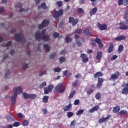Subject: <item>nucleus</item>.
<instances>
[{"label":"nucleus","instance_id":"obj_1","mask_svg":"<svg viewBox=\"0 0 128 128\" xmlns=\"http://www.w3.org/2000/svg\"><path fill=\"white\" fill-rule=\"evenodd\" d=\"M46 29L43 30L41 32H35V38L36 40L40 42V40H44V42H48L50 40V36H47L46 34Z\"/></svg>","mask_w":128,"mask_h":128},{"label":"nucleus","instance_id":"obj_2","mask_svg":"<svg viewBox=\"0 0 128 128\" xmlns=\"http://www.w3.org/2000/svg\"><path fill=\"white\" fill-rule=\"evenodd\" d=\"M14 94L12 96L11 102L12 104H15L16 100V96H18V94H20L22 92V88L20 86H18L17 88H14L13 90Z\"/></svg>","mask_w":128,"mask_h":128},{"label":"nucleus","instance_id":"obj_3","mask_svg":"<svg viewBox=\"0 0 128 128\" xmlns=\"http://www.w3.org/2000/svg\"><path fill=\"white\" fill-rule=\"evenodd\" d=\"M64 90H66V88L62 86V84L60 83L55 87L54 92V94H56V92L62 94L64 92Z\"/></svg>","mask_w":128,"mask_h":128},{"label":"nucleus","instance_id":"obj_4","mask_svg":"<svg viewBox=\"0 0 128 128\" xmlns=\"http://www.w3.org/2000/svg\"><path fill=\"white\" fill-rule=\"evenodd\" d=\"M15 36V40L18 42H20L22 44H24L26 42V40H24V37L22 34V33H16Z\"/></svg>","mask_w":128,"mask_h":128},{"label":"nucleus","instance_id":"obj_5","mask_svg":"<svg viewBox=\"0 0 128 128\" xmlns=\"http://www.w3.org/2000/svg\"><path fill=\"white\" fill-rule=\"evenodd\" d=\"M64 14V10L62 9H60L58 11L56 10H54V14H53V18L58 20H60V16H62Z\"/></svg>","mask_w":128,"mask_h":128},{"label":"nucleus","instance_id":"obj_6","mask_svg":"<svg viewBox=\"0 0 128 128\" xmlns=\"http://www.w3.org/2000/svg\"><path fill=\"white\" fill-rule=\"evenodd\" d=\"M22 96L24 100H27V98H30V100H34L36 98V94H28L26 92L22 93Z\"/></svg>","mask_w":128,"mask_h":128},{"label":"nucleus","instance_id":"obj_7","mask_svg":"<svg viewBox=\"0 0 128 128\" xmlns=\"http://www.w3.org/2000/svg\"><path fill=\"white\" fill-rule=\"evenodd\" d=\"M50 24V20H45L42 21V23L38 26V28L39 30H42L44 28H46V24Z\"/></svg>","mask_w":128,"mask_h":128},{"label":"nucleus","instance_id":"obj_8","mask_svg":"<svg viewBox=\"0 0 128 128\" xmlns=\"http://www.w3.org/2000/svg\"><path fill=\"white\" fill-rule=\"evenodd\" d=\"M54 85L50 84L48 88L46 87L44 88V94H48V92H52V88H54Z\"/></svg>","mask_w":128,"mask_h":128},{"label":"nucleus","instance_id":"obj_9","mask_svg":"<svg viewBox=\"0 0 128 128\" xmlns=\"http://www.w3.org/2000/svg\"><path fill=\"white\" fill-rule=\"evenodd\" d=\"M69 22L72 24L73 26H74L78 22V20L74 18V17L70 16L69 18Z\"/></svg>","mask_w":128,"mask_h":128},{"label":"nucleus","instance_id":"obj_10","mask_svg":"<svg viewBox=\"0 0 128 128\" xmlns=\"http://www.w3.org/2000/svg\"><path fill=\"white\" fill-rule=\"evenodd\" d=\"M119 26L118 28L122 30H128V26L124 24V22H120L119 24Z\"/></svg>","mask_w":128,"mask_h":128},{"label":"nucleus","instance_id":"obj_11","mask_svg":"<svg viewBox=\"0 0 128 128\" xmlns=\"http://www.w3.org/2000/svg\"><path fill=\"white\" fill-rule=\"evenodd\" d=\"M97 27L100 30H106L108 28V26L106 24H101L100 23V22L97 23Z\"/></svg>","mask_w":128,"mask_h":128},{"label":"nucleus","instance_id":"obj_12","mask_svg":"<svg viewBox=\"0 0 128 128\" xmlns=\"http://www.w3.org/2000/svg\"><path fill=\"white\" fill-rule=\"evenodd\" d=\"M104 82V78H98V82L96 85L98 88H100L102 86V84Z\"/></svg>","mask_w":128,"mask_h":128},{"label":"nucleus","instance_id":"obj_13","mask_svg":"<svg viewBox=\"0 0 128 128\" xmlns=\"http://www.w3.org/2000/svg\"><path fill=\"white\" fill-rule=\"evenodd\" d=\"M120 76V72H116L112 74L110 78V80H116Z\"/></svg>","mask_w":128,"mask_h":128},{"label":"nucleus","instance_id":"obj_14","mask_svg":"<svg viewBox=\"0 0 128 128\" xmlns=\"http://www.w3.org/2000/svg\"><path fill=\"white\" fill-rule=\"evenodd\" d=\"M112 116L110 115H108L106 118H101L98 120L99 124H102V122H108V119Z\"/></svg>","mask_w":128,"mask_h":128},{"label":"nucleus","instance_id":"obj_15","mask_svg":"<svg viewBox=\"0 0 128 128\" xmlns=\"http://www.w3.org/2000/svg\"><path fill=\"white\" fill-rule=\"evenodd\" d=\"M95 42L96 44H98V48H104V44L102 43V40H100V38H96L95 39Z\"/></svg>","mask_w":128,"mask_h":128},{"label":"nucleus","instance_id":"obj_16","mask_svg":"<svg viewBox=\"0 0 128 128\" xmlns=\"http://www.w3.org/2000/svg\"><path fill=\"white\" fill-rule=\"evenodd\" d=\"M80 58H82V60L84 62H88V56L85 54H82L80 55Z\"/></svg>","mask_w":128,"mask_h":128},{"label":"nucleus","instance_id":"obj_17","mask_svg":"<svg viewBox=\"0 0 128 128\" xmlns=\"http://www.w3.org/2000/svg\"><path fill=\"white\" fill-rule=\"evenodd\" d=\"M114 45L112 43L110 44L108 52V54H112L114 52Z\"/></svg>","mask_w":128,"mask_h":128},{"label":"nucleus","instance_id":"obj_18","mask_svg":"<svg viewBox=\"0 0 128 128\" xmlns=\"http://www.w3.org/2000/svg\"><path fill=\"white\" fill-rule=\"evenodd\" d=\"M72 104H69L68 106H65L64 108V112H70L72 110Z\"/></svg>","mask_w":128,"mask_h":128},{"label":"nucleus","instance_id":"obj_19","mask_svg":"<svg viewBox=\"0 0 128 128\" xmlns=\"http://www.w3.org/2000/svg\"><path fill=\"white\" fill-rule=\"evenodd\" d=\"M100 110V106L98 105L96 106H95L91 108L90 110H89V112H96V110Z\"/></svg>","mask_w":128,"mask_h":128},{"label":"nucleus","instance_id":"obj_20","mask_svg":"<svg viewBox=\"0 0 128 128\" xmlns=\"http://www.w3.org/2000/svg\"><path fill=\"white\" fill-rule=\"evenodd\" d=\"M102 52H97V54L96 56V58L99 60V62H100V60L102 59Z\"/></svg>","mask_w":128,"mask_h":128},{"label":"nucleus","instance_id":"obj_21","mask_svg":"<svg viewBox=\"0 0 128 128\" xmlns=\"http://www.w3.org/2000/svg\"><path fill=\"white\" fill-rule=\"evenodd\" d=\"M96 12H98V8L95 7L93 8L90 12V16H94V14Z\"/></svg>","mask_w":128,"mask_h":128},{"label":"nucleus","instance_id":"obj_22","mask_svg":"<svg viewBox=\"0 0 128 128\" xmlns=\"http://www.w3.org/2000/svg\"><path fill=\"white\" fill-rule=\"evenodd\" d=\"M120 110V106H116L114 107L112 109L113 112L114 114H116V112H118Z\"/></svg>","mask_w":128,"mask_h":128},{"label":"nucleus","instance_id":"obj_23","mask_svg":"<svg viewBox=\"0 0 128 128\" xmlns=\"http://www.w3.org/2000/svg\"><path fill=\"white\" fill-rule=\"evenodd\" d=\"M115 40L118 42L124 40H126V36H118V37L115 38Z\"/></svg>","mask_w":128,"mask_h":128},{"label":"nucleus","instance_id":"obj_24","mask_svg":"<svg viewBox=\"0 0 128 128\" xmlns=\"http://www.w3.org/2000/svg\"><path fill=\"white\" fill-rule=\"evenodd\" d=\"M104 76V74H102V72H96L94 74V78H100V76Z\"/></svg>","mask_w":128,"mask_h":128},{"label":"nucleus","instance_id":"obj_25","mask_svg":"<svg viewBox=\"0 0 128 128\" xmlns=\"http://www.w3.org/2000/svg\"><path fill=\"white\" fill-rule=\"evenodd\" d=\"M121 92L122 94H128V88L125 86L122 89Z\"/></svg>","mask_w":128,"mask_h":128},{"label":"nucleus","instance_id":"obj_26","mask_svg":"<svg viewBox=\"0 0 128 128\" xmlns=\"http://www.w3.org/2000/svg\"><path fill=\"white\" fill-rule=\"evenodd\" d=\"M124 45L123 44H120L118 46V54H120L121 52H124Z\"/></svg>","mask_w":128,"mask_h":128},{"label":"nucleus","instance_id":"obj_27","mask_svg":"<svg viewBox=\"0 0 128 128\" xmlns=\"http://www.w3.org/2000/svg\"><path fill=\"white\" fill-rule=\"evenodd\" d=\"M44 48H45V50L46 52H48L50 50V47L48 44H44Z\"/></svg>","mask_w":128,"mask_h":128},{"label":"nucleus","instance_id":"obj_28","mask_svg":"<svg viewBox=\"0 0 128 128\" xmlns=\"http://www.w3.org/2000/svg\"><path fill=\"white\" fill-rule=\"evenodd\" d=\"M84 33L86 34L87 36H92V32H90L88 28H86L84 30Z\"/></svg>","mask_w":128,"mask_h":128},{"label":"nucleus","instance_id":"obj_29","mask_svg":"<svg viewBox=\"0 0 128 128\" xmlns=\"http://www.w3.org/2000/svg\"><path fill=\"white\" fill-rule=\"evenodd\" d=\"M43 102L46 104L48 102V96H45L43 97L42 98Z\"/></svg>","mask_w":128,"mask_h":128},{"label":"nucleus","instance_id":"obj_30","mask_svg":"<svg viewBox=\"0 0 128 128\" xmlns=\"http://www.w3.org/2000/svg\"><path fill=\"white\" fill-rule=\"evenodd\" d=\"M65 40L66 42V44H68V42H72V38H70L68 36H66Z\"/></svg>","mask_w":128,"mask_h":128},{"label":"nucleus","instance_id":"obj_31","mask_svg":"<svg viewBox=\"0 0 128 128\" xmlns=\"http://www.w3.org/2000/svg\"><path fill=\"white\" fill-rule=\"evenodd\" d=\"M59 62H60V64H62V63L64 62H66V58H64V56H60L59 58Z\"/></svg>","mask_w":128,"mask_h":128},{"label":"nucleus","instance_id":"obj_32","mask_svg":"<svg viewBox=\"0 0 128 128\" xmlns=\"http://www.w3.org/2000/svg\"><path fill=\"white\" fill-rule=\"evenodd\" d=\"M56 52L51 53L50 56V58L51 60H52V59L54 58H56Z\"/></svg>","mask_w":128,"mask_h":128},{"label":"nucleus","instance_id":"obj_33","mask_svg":"<svg viewBox=\"0 0 128 128\" xmlns=\"http://www.w3.org/2000/svg\"><path fill=\"white\" fill-rule=\"evenodd\" d=\"M119 114L120 116H122V114H128V111L126 110H120L119 112Z\"/></svg>","mask_w":128,"mask_h":128},{"label":"nucleus","instance_id":"obj_34","mask_svg":"<svg viewBox=\"0 0 128 128\" xmlns=\"http://www.w3.org/2000/svg\"><path fill=\"white\" fill-rule=\"evenodd\" d=\"M76 94V90H73L72 92L70 94L68 98L70 100V98H74V96Z\"/></svg>","mask_w":128,"mask_h":128},{"label":"nucleus","instance_id":"obj_35","mask_svg":"<svg viewBox=\"0 0 128 128\" xmlns=\"http://www.w3.org/2000/svg\"><path fill=\"white\" fill-rule=\"evenodd\" d=\"M96 41H94V40H90V44L94 47L96 46Z\"/></svg>","mask_w":128,"mask_h":128},{"label":"nucleus","instance_id":"obj_36","mask_svg":"<svg viewBox=\"0 0 128 128\" xmlns=\"http://www.w3.org/2000/svg\"><path fill=\"white\" fill-rule=\"evenodd\" d=\"M101 96L100 92H98L96 94L95 98L96 100H100Z\"/></svg>","mask_w":128,"mask_h":128},{"label":"nucleus","instance_id":"obj_37","mask_svg":"<svg viewBox=\"0 0 128 128\" xmlns=\"http://www.w3.org/2000/svg\"><path fill=\"white\" fill-rule=\"evenodd\" d=\"M59 37H60V33L56 32H55L54 33L53 38H59Z\"/></svg>","mask_w":128,"mask_h":128},{"label":"nucleus","instance_id":"obj_38","mask_svg":"<svg viewBox=\"0 0 128 128\" xmlns=\"http://www.w3.org/2000/svg\"><path fill=\"white\" fill-rule=\"evenodd\" d=\"M41 7H42V8L43 10H47L48 9V6L46 4V3L43 2L41 4Z\"/></svg>","mask_w":128,"mask_h":128},{"label":"nucleus","instance_id":"obj_39","mask_svg":"<svg viewBox=\"0 0 128 128\" xmlns=\"http://www.w3.org/2000/svg\"><path fill=\"white\" fill-rule=\"evenodd\" d=\"M82 29H78L76 31L74 32V34H82Z\"/></svg>","mask_w":128,"mask_h":128},{"label":"nucleus","instance_id":"obj_40","mask_svg":"<svg viewBox=\"0 0 128 128\" xmlns=\"http://www.w3.org/2000/svg\"><path fill=\"white\" fill-rule=\"evenodd\" d=\"M46 86V82H44L41 84L39 86L40 88H44Z\"/></svg>","mask_w":128,"mask_h":128},{"label":"nucleus","instance_id":"obj_41","mask_svg":"<svg viewBox=\"0 0 128 128\" xmlns=\"http://www.w3.org/2000/svg\"><path fill=\"white\" fill-rule=\"evenodd\" d=\"M84 112V110H80L78 111V112L76 113V116H82V114Z\"/></svg>","mask_w":128,"mask_h":128},{"label":"nucleus","instance_id":"obj_42","mask_svg":"<svg viewBox=\"0 0 128 128\" xmlns=\"http://www.w3.org/2000/svg\"><path fill=\"white\" fill-rule=\"evenodd\" d=\"M87 94H92V93L94 92V89L90 88L87 90Z\"/></svg>","mask_w":128,"mask_h":128},{"label":"nucleus","instance_id":"obj_43","mask_svg":"<svg viewBox=\"0 0 128 128\" xmlns=\"http://www.w3.org/2000/svg\"><path fill=\"white\" fill-rule=\"evenodd\" d=\"M77 12L78 14H82L84 12V9L82 8H78L77 9Z\"/></svg>","mask_w":128,"mask_h":128},{"label":"nucleus","instance_id":"obj_44","mask_svg":"<svg viewBox=\"0 0 128 128\" xmlns=\"http://www.w3.org/2000/svg\"><path fill=\"white\" fill-rule=\"evenodd\" d=\"M28 124H30V122H28V120H24L22 124L23 126H28Z\"/></svg>","mask_w":128,"mask_h":128},{"label":"nucleus","instance_id":"obj_45","mask_svg":"<svg viewBox=\"0 0 128 128\" xmlns=\"http://www.w3.org/2000/svg\"><path fill=\"white\" fill-rule=\"evenodd\" d=\"M20 122H15L14 124H13V126H20Z\"/></svg>","mask_w":128,"mask_h":128},{"label":"nucleus","instance_id":"obj_46","mask_svg":"<svg viewBox=\"0 0 128 128\" xmlns=\"http://www.w3.org/2000/svg\"><path fill=\"white\" fill-rule=\"evenodd\" d=\"M54 70L55 72H60L62 70V68H54Z\"/></svg>","mask_w":128,"mask_h":128},{"label":"nucleus","instance_id":"obj_47","mask_svg":"<svg viewBox=\"0 0 128 128\" xmlns=\"http://www.w3.org/2000/svg\"><path fill=\"white\" fill-rule=\"evenodd\" d=\"M78 80L76 79L75 80L74 82H73L72 84V86H78Z\"/></svg>","mask_w":128,"mask_h":128},{"label":"nucleus","instance_id":"obj_48","mask_svg":"<svg viewBox=\"0 0 128 128\" xmlns=\"http://www.w3.org/2000/svg\"><path fill=\"white\" fill-rule=\"evenodd\" d=\"M10 70H8L6 72V73L5 74V76H4V78H6L8 76H10Z\"/></svg>","mask_w":128,"mask_h":128},{"label":"nucleus","instance_id":"obj_49","mask_svg":"<svg viewBox=\"0 0 128 128\" xmlns=\"http://www.w3.org/2000/svg\"><path fill=\"white\" fill-rule=\"evenodd\" d=\"M72 116H74V113L72 112H67V116L68 118H72Z\"/></svg>","mask_w":128,"mask_h":128},{"label":"nucleus","instance_id":"obj_50","mask_svg":"<svg viewBox=\"0 0 128 128\" xmlns=\"http://www.w3.org/2000/svg\"><path fill=\"white\" fill-rule=\"evenodd\" d=\"M22 68L23 70H26L28 68V64H24V63L22 64Z\"/></svg>","mask_w":128,"mask_h":128},{"label":"nucleus","instance_id":"obj_51","mask_svg":"<svg viewBox=\"0 0 128 128\" xmlns=\"http://www.w3.org/2000/svg\"><path fill=\"white\" fill-rule=\"evenodd\" d=\"M56 4L58 5V8H60L62 6V2L58 1L56 2Z\"/></svg>","mask_w":128,"mask_h":128},{"label":"nucleus","instance_id":"obj_52","mask_svg":"<svg viewBox=\"0 0 128 128\" xmlns=\"http://www.w3.org/2000/svg\"><path fill=\"white\" fill-rule=\"evenodd\" d=\"M74 106H78L80 104V100H76L74 102Z\"/></svg>","mask_w":128,"mask_h":128},{"label":"nucleus","instance_id":"obj_53","mask_svg":"<svg viewBox=\"0 0 128 128\" xmlns=\"http://www.w3.org/2000/svg\"><path fill=\"white\" fill-rule=\"evenodd\" d=\"M18 118H24V114H22L21 112L18 114Z\"/></svg>","mask_w":128,"mask_h":128},{"label":"nucleus","instance_id":"obj_54","mask_svg":"<svg viewBox=\"0 0 128 128\" xmlns=\"http://www.w3.org/2000/svg\"><path fill=\"white\" fill-rule=\"evenodd\" d=\"M46 74V70L42 71L39 73V76H44V74Z\"/></svg>","mask_w":128,"mask_h":128},{"label":"nucleus","instance_id":"obj_55","mask_svg":"<svg viewBox=\"0 0 128 128\" xmlns=\"http://www.w3.org/2000/svg\"><path fill=\"white\" fill-rule=\"evenodd\" d=\"M118 6H122L124 4V0H118Z\"/></svg>","mask_w":128,"mask_h":128},{"label":"nucleus","instance_id":"obj_56","mask_svg":"<svg viewBox=\"0 0 128 128\" xmlns=\"http://www.w3.org/2000/svg\"><path fill=\"white\" fill-rule=\"evenodd\" d=\"M118 58V56L114 55L111 58V60H116Z\"/></svg>","mask_w":128,"mask_h":128},{"label":"nucleus","instance_id":"obj_57","mask_svg":"<svg viewBox=\"0 0 128 128\" xmlns=\"http://www.w3.org/2000/svg\"><path fill=\"white\" fill-rule=\"evenodd\" d=\"M76 120H72L70 124V126H74L76 124Z\"/></svg>","mask_w":128,"mask_h":128},{"label":"nucleus","instance_id":"obj_58","mask_svg":"<svg viewBox=\"0 0 128 128\" xmlns=\"http://www.w3.org/2000/svg\"><path fill=\"white\" fill-rule=\"evenodd\" d=\"M123 4L124 6H128V0H123Z\"/></svg>","mask_w":128,"mask_h":128},{"label":"nucleus","instance_id":"obj_59","mask_svg":"<svg viewBox=\"0 0 128 128\" xmlns=\"http://www.w3.org/2000/svg\"><path fill=\"white\" fill-rule=\"evenodd\" d=\"M75 78H82V75H80V74H78L77 75L75 76Z\"/></svg>","mask_w":128,"mask_h":128},{"label":"nucleus","instance_id":"obj_60","mask_svg":"<svg viewBox=\"0 0 128 128\" xmlns=\"http://www.w3.org/2000/svg\"><path fill=\"white\" fill-rule=\"evenodd\" d=\"M22 4L20 3H18L16 5V8H22Z\"/></svg>","mask_w":128,"mask_h":128},{"label":"nucleus","instance_id":"obj_61","mask_svg":"<svg viewBox=\"0 0 128 128\" xmlns=\"http://www.w3.org/2000/svg\"><path fill=\"white\" fill-rule=\"evenodd\" d=\"M10 44H12V40H10L9 42H8L5 45L6 46L8 47V46H10Z\"/></svg>","mask_w":128,"mask_h":128},{"label":"nucleus","instance_id":"obj_62","mask_svg":"<svg viewBox=\"0 0 128 128\" xmlns=\"http://www.w3.org/2000/svg\"><path fill=\"white\" fill-rule=\"evenodd\" d=\"M76 44H77V46H80L82 44V42H80V41H76Z\"/></svg>","mask_w":128,"mask_h":128},{"label":"nucleus","instance_id":"obj_63","mask_svg":"<svg viewBox=\"0 0 128 128\" xmlns=\"http://www.w3.org/2000/svg\"><path fill=\"white\" fill-rule=\"evenodd\" d=\"M4 12V7L0 8V14H2Z\"/></svg>","mask_w":128,"mask_h":128},{"label":"nucleus","instance_id":"obj_64","mask_svg":"<svg viewBox=\"0 0 128 128\" xmlns=\"http://www.w3.org/2000/svg\"><path fill=\"white\" fill-rule=\"evenodd\" d=\"M63 76H68V70H66L63 72Z\"/></svg>","mask_w":128,"mask_h":128}]
</instances>
